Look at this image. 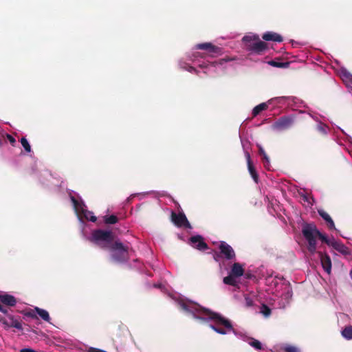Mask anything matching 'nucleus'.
I'll list each match as a JSON object with an SVG mask.
<instances>
[{
    "mask_svg": "<svg viewBox=\"0 0 352 352\" xmlns=\"http://www.w3.org/2000/svg\"><path fill=\"white\" fill-rule=\"evenodd\" d=\"M303 236L308 242L307 250L311 253L316 252V239H319L323 243H328V237L321 233L316 225L307 223L302 229Z\"/></svg>",
    "mask_w": 352,
    "mask_h": 352,
    "instance_id": "f257e3e1",
    "label": "nucleus"
},
{
    "mask_svg": "<svg viewBox=\"0 0 352 352\" xmlns=\"http://www.w3.org/2000/svg\"><path fill=\"white\" fill-rule=\"evenodd\" d=\"M201 311L204 315L208 316L210 320L214 321L215 324H210V327L215 332L225 335L227 333L228 331L233 330V327L230 321L221 314L213 312L206 308H201Z\"/></svg>",
    "mask_w": 352,
    "mask_h": 352,
    "instance_id": "f03ea898",
    "label": "nucleus"
},
{
    "mask_svg": "<svg viewBox=\"0 0 352 352\" xmlns=\"http://www.w3.org/2000/svg\"><path fill=\"white\" fill-rule=\"evenodd\" d=\"M111 252V259L119 263H126L129 260V250H131L128 245H124L119 240H116L108 248Z\"/></svg>",
    "mask_w": 352,
    "mask_h": 352,
    "instance_id": "7ed1b4c3",
    "label": "nucleus"
},
{
    "mask_svg": "<svg viewBox=\"0 0 352 352\" xmlns=\"http://www.w3.org/2000/svg\"><path fill=\"white\" fill-rule=\"evenodd\" d=\"M114 234L111 231L98 229L92 232V241L103 250L107 248L115 241Z\"/></svg>",
    "mask_w": 352,
    "mask_h": 352,
    "instance_id": "20e7f679",
    "label": "nucleus"
},
{
    "mask_svg": "<svg viewBox=\"0 0 352 352\" xmlns=\"http://www.w3.org/2000/svg\"><path fill=\"white\" fill-rule=\"evenodd\" d=\"M243 41L248 51L257 54H261L267 49V44L261 41L258 36H245Z\"/></svg>",
    "mask_w": 352,
    "mask_h": 352,
    "instance_id": "39448f33",
    "label": "nucleus"
},
{
    "mask_svg": "<svg viewBox=\"0 0 352 352\" xmlns=\"http://www.w3.org/2000/svg\"><path fill=\"white\" fill-rule=\"evenodd\" d=\"M170 220L178 228H185L190 229L192 228L184 212L176 213L175 212L172 211Z\"/></svg>",
    "mask_w": 352,
    "mask_h": 352,
    "instance_id": "423d86ee",
    "label": "nucleus"
},
{
    "mask_svg": "<svg viewBox=\"0 0 352 352\" xmlns=\"http://www.w3.org/2000/svg\"><path fill=\"white\" fill-rule=\"evenodd\" d=\"M294 124V117L292 116H283L277 120L273 126L278 130H286L291 128Z\"/></svg>",
    "mask_w": 352,
    "mask_h": 352,
    "instance_id": "0eeeda50",
    "label": "nucleus"
},
{
    "mask_svg": "<svg viewBox=\"0 0 352 352\" xmlns=\"http://www.w3.org/2000/svg\"><path fill=\"white\" fill-rule=\"evenodd\" d=\"M221 255L227 260H232L236 257L233 248L225 241H221L219 246Z\"/></svg>",
    "mask_w": 352,
    "mask_h": 352,
    "instance_id": "6e6552de",
    "label": "nucleus"
},
{
    "mask_svg": "<svg viewBox=\"0 0 352 352\" xmlns=\"http://www.w3.org/2000/svg\"><path fill=\"white\" fill-rule=\"evenodd\" d=\"M190 244L195 248L204 251L208 249V245L204 241V239L200 235L192 236L190 238Z\"/></svg>",
    "mask_w": 352,
    "mask_h": 352,
    "instance_id": "1a4fd4ad",
    "label": "nucleus"
},
{
    "mask_svg": "<svg viewBox=\"0 0 352 352\" xmlns=\"http://www.w3.org/2000/svg\"><path fill=\"white\" fill-rule=\"evenodd\" d=\"M329 246L333 247L336 250L342 254L343 255H349L350 254L349 249L344 245L342 243L328 238V243H325Z\"/></svg>",
    "mask_w": 352,
    "mask_h": 352,
    "instance_id": "9d476101",
    "label": "nucleus"
},
{
    "mask_svg": "<svg viewBox=\"0 0 352 352\" xmlns=\"http://www.w3.org/2000/svg\"><path fill=\"white\" fill-rule=\"evenodd\" d=\"M196 48L198 50H207L210 53L221 54V49L218 46L212 45L211 43H199L196 45Z\"/></svg>",
    "mask_w": 352,
    "mask_h": 352,
    "instance_id": "9b49d317",
    "label": "nucleus"
},
{
    "mask_svg": "<svg viewBox=\"0 0 352 352\" xmlns=\"http://www.w3.org/2000/svg\"><path fill=\"white\" fill-rule=\"evenodd\" d=\"M8 320H1L2 323L8 327H14L19 330H22V324L21 322L15 318L13 316L8 315Z\"/></svg>",
    "mask_w": 352,
    "mask_h": 352,
    "instance_id": "f8f14e48",
    "label": "nucleus"
},
{
    "mask_svg": "<svg viewBox=\"0 0 352 352\" xmlns=\"http://www.w3.org/2000/svg\"><path fill=\"white\" fill-rule=\"evenodd\" d=\"M245 157L248 163V168L250 175L256 183L258 182V175L251 160L250 155L248 152H245Z\"/></svg>",
    "mask_w": 352,
    "mask_h": 352,
    "instance_id": "ddd939ff",
    "label": "nucleus"
},
{
    "mask_svg": "<svg viewBox=\"0 0 352 352\" xmlns=\"http://www.w3.org/2000/svg\"><path fill=\"white\" fill-rule=\"evenodd\" d=\"M320 258L321 261L322 266L324 270L330 274L331 270V260L329 256L326 254H323L322 252H319Z\"/></svg>",
    "mask_w": 352,
    "mask_h": 352,
    "instance_id": "4468645a",
    "label": "nucleus"
},
{
    "mask_svg": "<svg viewBox=\"0 0 352 352\" xmlns=\"http://www.w3.org/2000/svg\"><path fill=\"white\" fill-rule=\"evenodd\" d=\"M129 333V330L127 327L124 324H119L113 332V340H122V339L126 337V334Z\"/></svg>",
    "mask_w": 352,
    "mask_h": 352,
    "instance_id": "2eb2a0df",
    "label": "nucleus"
},
{
    "mask_svg": "<svg viewBox=\"0 0 352 352\" xmlns=\"http://www.w3.org/2000/svg\"><path fill=\"white\" fill-rule=\"evenodd\" d=\"M0 301L2 304L10 307L15 306L16 303V298L10 294H0Z\"/></svg>",
    "mask_w": 352,
    "mask_h": 352,
    "instance_id": "dca6fc26",
    "label": "nucleus"
},
{
    "mask_svg": "<svg viewBox=\"0 0 352 352\" xmlns=\"http://www.w3.org/2000/svg\"><path fill=\"white\" fill-rule=\"evenodd\" d=\"M262 38L267 41H272L280 43L283 41V37L280 34L273 32H267L263 34Z\"/></svg>",
    "mask_w": 352,
    "mask_h": 352,
    "instance_id": "f3484780",
    "label": "nucleus"
},
{
    "mask_svg": "<svg viewBox=\"0 0 352 352\" xmlns=\"http://www.w3.org/2000/svg\"><path fill=\"white\" fill-rule=\"evenodd\" d=\"M230 274L238 278L243 275L244 269L243 265L239 263H234L231 267Z\"/></svg>",
    "mask_w": 352,
    "mask_h": 352,
    "instance_id": "a211bd4d",
    "label": "nucleus"
},
{
    "mask_svg": "<svg viewBox=\"0 0 352 352\" xmlns=\"http://www.w3.org/2000/svg\"><path fill=\"white\" fill-rule=\"evenodd\" d=\"M319 215L327 223L330 230H336L335 224L329 214L323 210H318Z\"/></svg>",
    "mask_w": 352,
    "mask_h": 352,
    "instance_id": "6ab92c4d",
    "label": "nucleus"
},
{
    "mask_svg": "<svg viewBox=\"0 0 352 352\" xmlns=\"http://www.w3.org/2000/svg\"><path fill=\"white\" fill-rule=\"evenodd\" d=\"M34 311L45 321L50 322V317L49 313L43 309L36 307Z\"/></svg>",
    "mask_w": 352,
    "mask_h": 352,
    "instance_id": "aec40b11",
    "label": "nucleus"
},
{
    "mask_svg": "<svg viewBox=\"0 0 352 352\" xmlns=\"http://www.w3.org/2000/svg\"><path fill=\"white\" fill-rule=\"evenodd\" d=\"M268 107V105L265 103H261L258 105L256 106L252 110V115L254 117L258 116L262 111L266 110Z\"/></svg>",
    "mask_w": 352,
    "mask_h": 352,
    "instance_id": "412c9836",
    "label": "nucleus"
},
{
    "mask_svg": "<svg viewBox=\"0 0 352 352\" xmlns=\"http://www.w3.org/2000/svg\"><path fill=\"white\" fill-rule=\"evenodd\" d=\"M235 278V276L230 274L228 276L223 278V281L226 285L235 287L237 285V282Z\"/></svg>",
    "mask_w": 352,
    "mask_h": 352,
    "instance_id": "4be33fe9",
    "label": "nucleus"
},
{
    "mask_svg": "<svg viewBox=\"0 0 352 352\" xmlns=\"http://www.w3.org/2000/svg\"><path fill=\"white\" fill-rule=\"evenodd\" d=\"M342 336L347 339H352V326H347L342 331Z\"/></svg>",
    "mask_w": 352,
    "mask_h": 352,
    "instance_id": "5701e85b",
    "label": "nucleus"
},
{
    "mask_svg": "<svg viewBox=\"0 0 352 352\" xmlns=\"http://www.w3.org/2000/svg\"><path fill=\"white\" fill-rule=\"evenodd\" d=\"M260 312L265 316L269 317L271 315V309L265 304H262Z\"/></svg>",
    "mask_w": 352,
    "mask_h": 352,
    "instance_id": "b1692460",
    "label": "nucleus"
},
{
    "mask_svg": "<svg viewBox=\"0 0 352 352\" xmlns=\"http://www.w3.org/2000/svg\"><path fill=\"white\" fill-rule=\"evenodd\" d=\"M104 222L107 224H115L118 222V219L116 215H110L104 217Z\"/></svg>",
    "mask_w": 352,
    "mask_h": 352,
    "instance_id": "393cba45",
    "label": "nucleus"
},
{
    "mask_svg": "<svg viewBox=\"0 0 352 352\" xmlns=\"http://www.w3.org/2000/svg\"><path fill=\"white\" fill-rule=\"evenodd\" d=\"M21 143L27 153L31 152V146L30 145L28 140L25 137L21 138Z\"/></svg>",
    "mask_w": 352,
    "mask_h": 352,
    "instance_id": "a878e982",
    "label": "nucleus"
},
{
    "mask_svg": "<svg viewBox=\"0 0 352 352\" xmlns=\"http://www.w3.org/2000/svg\"><path fill=\"white\" fill-rule=\"evenodd\" d=\"M250 346L256 349V350H262V344L260 341L256 339H252V340L250 342Z\"/></svg>",
    "mask_w": 352,
    "mask_h": 352,
    "instance_id": "bb28decb",
    "label": "nucleus"
},
{
    "mask_svg": "<svg viewBox=\"0 0 352 352\" xmlns=\"http://www.w3.org/2000/svg\"><path fill=\"white\" fill-rule=\"evenodd\" d=\"M2 138L5 142L6 141V140H8L12 146H14V144L16 143V140L14 139V138L8 133H2Z\"/></svg>",
    "mask_w": 352,
    "mask_h": 352,
    "instance_id": "cd10ccee",
    "label": "nucleus"
},
{
    "mask_svg": "<svg viewBox=\"0 0 352 352\" xmlns=\"http://www.w3.org/2000/svg\"><path fill=\"white\" fill-rule=\"evenodd\" d=\"M268 63H269V65H270L273 67H279V68L285 67L288 65L287 63L276 62L274 60H270L268 62Z\"/></svg>",
    "mask_w": 352,
    "mask_h": 352,
    "instance_id": "c85d7f7f",
    "label": "nucleus"
},
{
    "mask_svg": "<svg viewBox=\"0 0 352 352\" xmlns=\"http://www.w3.org/2000/svg\"><path fill=\"white\" fill-rule=\"evenodd\" d=\"M254 305L253 300L248 296H245V306L246 307H252Z\"/></svg>",
    "mask_w": 352,
    "mask_h": 352,
    "instance_id": "c756f323",
    "label": "nucleus"
},
{
    "mask_svg": "<svg viewBox=\"0 0 352 352\" xmlns=\"http://www.w3.org/2000/svg\"><path fill=\"white\" fill-rule=\"evenodd\" d=\"M317 130L322 134L327 133L326 126L322 124V123H320L319 124L317 125Z\"/></svg>",
    "mask_w": 352,
    "mask_h": 352,
    "instance_id": "7c9ffc66",
    "label": "nucleus"
},
{
    "mask_svg": "<svg viewBox=\"0 0 352 352\" xmlns=\"http://www.w3.org/2000/svg\"><path fill=\"white\" fill-rule=\"evenodd\" d=\"M285 352H298V349L293 346H287L284 349Z\"/></svg>",
    "mask_w": 352,
    "mask_h": 352,
    "instance_id": "2f4dec72",
    "label": "nucleus"
},
{
    "mask_svg": "<svg viewBox=\"0 0 352 352\" xmlns=\"http://www.w3.org/2000/svg\"><path fill=\"white\" fill-rule=\"evenodd\" d=\"M230 60L229 59L222 58L219 60V61H215L212 63V65L215 66L216 65H223L224 63L228 62Z\"/></svg>",
    "mask_w": 352,
    "mask_h": 352,
    "instance_id": "473e14b6",
    "label": "nucleus"
},
{
    "mask_svg": "<svg viewBox=\"0 0 352 352\" xmlns=\"http://www.w3.org/2000/svg\"><path fill=\"white\" fill-rule=\"evenodd\" d=\"M259 153L260 155L263 156V159L268 162V157H267L266 153H265L264 150L262 148H259Z\"/></svg>",
    "mask_w": 352,
    "mask_h": 352,
    "instance_id": "72a5a7b5",
    "label": "nucleus"
},
{
    "mask_svg": "<svg viewBox=\"0 0 352 352\" xmlns=\"http://www.w3.org/2000/svg\"><path fill=\"white\" fill-rule=\"evenodd\" d=\"M85 217H86V219H87V220H89V221H91V222H95V221H96V220H97L96 217H95V216H94V215H92V214H91V215H90V217H89V216H85Z\"/></svg>",
    "mask_w": 352,
    "mask_h": 352,
    "instance_id": "f704fd0d",
    "label": "nucleus"
},
{
    "mask_svg": "<svg viewBox=\"0 0 352 352\" xmlns=\"http://www.w3.org/2000/svg\"><path fill=\"white\" fill-rule=\"evenodd\" d=\"M20 352H38L30 348H24L20 350Z\"/></svg>",
    "mask_w": 352,
    "mask_h": 352,
    "instance_id": "c9c22d12",
    "label": "nucleus"
},
{
    "mask_svg": "<svg viewBox=\"0 0 352 352\" xmlns=\"http://www.w3.org/2000/svg\"><path fill=\"white\" fill-rule=\"evenodd\" d=\"M72 201L74 204V206L76 208H77L78 207V205H79V203L78 201L74 197H72Z\"/></svg>",
    "mask_w": 352,
    "mask_h": 352,
    "instance_id": "e433bc0d",
    "label": "nucleus"
},
{
    "mask_svg": "<svg viewBox=\"0 0 352 352\" xmlns=\"http://www.w3.org/2000/svg\"><path fill=\"white\" fill-rule=\"evenodd\" d=\"M187 70L189 72H196V73H197V69L195 68H194L193 67H192V66H188V67L187 68Z\"/></svg>",
    "mask_w": 352,
    "mask_h": 352,
    "instance_id": "4c0bfd02",
    "label": "nucleus"
},
{
    "mask_svg": "<svg viewBox=\"0 0 352 352\" xmlns=\"http://www.w3.org/2000/svg\"><path fill=\"white\" fill-rule=\"evenodd\" d=\"M103 350L96 349V348H90L89 351V352H102Z\"/></svg>",
    "mask_w": 352,
    "mask_h": 352,
    "instance_id": "58836bf2",
    "label": "nucleus"
},
{
    "mask_svg": "<svg viewBox=\"0 0 352 352\" xmlns=\"http://www.w3.org/2000/svg\"><path fill=\"white\" fill-rule=\"evenodd\" d=\"M27 316H30L32 318H36V315L33 312H28L27 314Z\"/></svg>",
    "mask_w": 352,
    "mask_h": 352,
    "instance_id": "ea45409f",
    "label": "nucleus"
},
{
    "mask_svg": "<svg viewBox=\"0 0 352 352\" xmlns=\"http://www.w3.org/2000/svg\"><path fill=\"white\" fill-rule=\"evenodd\" d=\"M245 277L246 278H250L252 277V275H251L250 274L246 273V274H245Z\"/></svg>",
    "mask_w": 352,
    "mask_h": 352,
    "instance_id": "a19ab883",
    "label": "nucleus"
},
{
    "mask_svg": "<svg viewBox=\"0 0 352 352\" xmlns=\"http://www.w3.org/2000/svg\"><path fill=\"white\" fill-rule=\"evenodd\" d=\"M3 141V139L2 138V134L0 135V146L2 145V142Z\"/></svg>",
    "mask_w": 352,
    "mask_h": 352,
    "instance_id": "79ce46f5",
    "label": "nucleus"
},
{
    "mask_svg": "<svg viewBox=\"0 0 352 352\" xmlns=\"http://www.w3.org/2000/svg\"><path fill=\"white\" fill-rule=\"evenodd\" d=\"M183 308H184V309H186V310H187V309H187V306H186V305H183Z\"/></svg>",
    "mask_w": 352,
    "mask_h": 352,
    "instance_id": "37998d69",
    "label": "nucleus"
},
{
    "mask_svg": "<svg viewBox=\"0 0 352 352\" xmlns=\"http://www.w3.org/2000/svg\"><path fill=\"white\" fill-rule=\"evenodd\" d=\"M304 200L307 201V198L305 197Z\"/></svg>",
    "mask_w": 352,
    "mask_h": 352,
    "instance_id": "c03bdc74",
    "label": "nucleus"
}]
</instances>
